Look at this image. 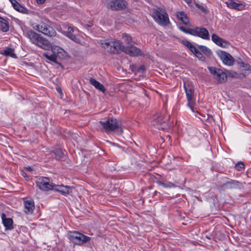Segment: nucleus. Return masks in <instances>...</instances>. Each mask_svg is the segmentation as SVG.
Instances as JSON below:
<instances>
[{"mask_svg": "<svg viewBox=\"0 0 251 251\" xmlns=\"http://www.w3.org/2000/svg\"><path fill=\"white\" fill-rule=\"evenodd\" d=\"M69 239L76 245H81L90 240L91 238L76 231H70L68 234Z\"/></svg>", "mask_w": 251, "mask_h": 251, "instance_id": "obj_4", "label": "nucleus"}, {"mask_svg": "<svg viewBox=\"0 0 251 251\" xmlns=\"http://www.w3.org/2000/svg\"><path fill=\"white\" fill-rule=\"evenodd\" d=\"M188 5L191 4L192 0H183Z\"/></svg>", "mask_w": 251, "mask_h": 251, "instance_id": "obj_42", "label": "nucleus"}, {"mask_svg": "<svg viewBox=\"0 0 251 251\" xmlns=\"http://www.w3.org/2000/svg\"><path fill=\"white\" fill-rule=\"evenodd\" d=\"M106 6L113 10H121L127 6V2L124 0H107Z\"/></svg>", "mask_w": 251, "mask_h": 251, "instance_id": "obj_12", "label": "nucleus"}, {"mask_svg": "<svg viewBox=\"0 0 251 251\" xmlns=\"http://www.w3.org/2000/svg\"><path fill=\"white\" fill-rule=\"evenodd\" d=\"M25 169L29 172H31L33 170L32 168L31 167H26Z\"/></svg>", "mask_w": 251, "mask_h": 251, "instance_id": "obj_43", "label": "nucleus"}, {"mask_svg": "<svg viewBox=\"0 0 251 251\" xmlns=\"http://www.w3.org/2000/svg\"><path fill=\"white\" fill-rule=\"evenodd\" d=\"M102 47L108 52L112 53H118L121 51H124L125 53L130 56H135L141 54L140 50L132 44L130 46L122 45L120 41L115 39L104 40L100 41Z\"/></svg>", "mask_w": 251, "mask_h": 251, "instance_id": "obj_1", "label": "nucleus"}, {"mask_svg": "<svg viewBox=\"0 0 251 251\" xmlns=\"http://www.w3.org/2000/svg\"><path fill=\"white\" fill-rule=\"evenodd\" d=\"M211 40L215 44L221 47L226 48L228 46V43L226 41L220 38L216 34H212Z\"/></svg>", "mask_w": 251, "mask_h": 251, "instance_id": "obj_18", "label": "nucleus"}, {"mask_svg": "<svg viewBox=\"0 0 251 251\" xmlns=\"http://www.w3.org/2000/svg\"><path fill=\"white\" fill-rule=\"evenodd\" d=\"M245 165L243 162H238L236 164L235 168L239 171H240L244 169Z\"/></svg>", "mask_w": 251, "mask_h": 251, "instance_id": "obj_31", "label": "nucleus"}, {"mask_svg": "<svg viewBox=\"0 0 251 251\" xmlns=\"http://www.w3.org/2000/svg\"><path fill=\"white\" fill-rule=\"evenodd\" d=\"M179 29L181 31H182L183 32H184L185 33L189 34L191 35V30H193V28H188V29H186L185 27L180 26L179 27Z\"/></svg>", "mask_w": 251, "mask_h": 251, "instance_id": "obj_33", "label": "nucleus"}, {"mask_svg": "<svg viewBox=\"0 0 251 251\" xmlns=\"http://www.w3.org/2000/svg\"><path fill=\"white\" fill-rule=\"evenodd\" d=\"M160 185L164 188H172L174 186V185L172 182H160Z\"/></svg>", "mask_w": 251, "mask_h": 251, "instance_id": "obj_32", "label": "nucleus"}, {"mask_svg": "<svg viewBox=\"0 0 251 251\" xmlns=\"http://www.w3.org/2000/svg\"><path fill=\"white\" fill-rule=\"evenodd\" d=\"M152 16L154 21L161 26H166L170 23L168 14L164 8L157 7L154 9Z\"/></svg>", "mask_w": 251, "mask_h": 251, "instance_id": "obj_3", "label": "nucleus"}, {"mask_svg": "<svg viewBox=\"0 0 251 251\" xmlns=\"http://www.w3.org/2000/svg\"><path fill=\"white\" fill-rule=\"evenodd\" d=\"M182 43L186 47H187L191 50V51H192L193 50H194V48H195V47L191 42H190L188 40L182 41Z\"/></svg>", "mask_w": 251, "mask_h": 251, "instance_id": "obj_30", "label": "nucleus"}, {"mask_svg": "<svg viewBox=\"0 0 251 251\" xmlns=\"http://www.w3.org/2000/svg\"><path fill=\"white\" fill-rule=\"evenodd\" d=\"M25 34L30 41L37 46L46 50L50 48V46L48 40L32 30H27Z\"/></svg>", "mask_w": 251, "mask_h": 251, "instance_id": "obj_2", "label": "nucleus"}, {"mask_svg": "<svg viewBox=\"0 0 251 251\" xmlns=\"http://www.w3.org/2000/svg\"><path fill=\"white\" fill-rule=\"evenodd\" d=\"M51 50L52 53L55 54L58 58L63 57L66 53L63 49L57 46H52Z\"/></svg>", "mask_w": 251, "mask_h": 251, "instance_id": "obj_22", "label": "nucleus"}, {"mask_svg": "<svg viewBox=\"0 0 251 251\" xmlns=\"http://www.w3.org/2000/svg\"><path fill=\"white\" fill-rule=\"evenodd\" d=\"M57 90L58 92L60 93L61 92V89L60 88H58L57 89Z\"/></svg>", "mask_w": 251, "mask_h": 251, "instance_id": "obj_44", "label": "nucleus"}, {"mask_svg": "<svg viewBox=\"0 0 251 251\" xmlns=\"http://www.w3.org/2000/svg\"><path fill=\"white\" fill-rule=\"evenodd\" d=\"M199 49H197L196 47L195 48H194V50H193L192 52L195 55L197 53V52H198L199 51Z\"/></svg>", "mask_w": 251, "mask_h": 251, "instance_id": "obj_38", "label": "nucleus"}, {"mask_svg": "<svg viewBox=\"0 0 251 251\" xmlns=\"http://www.w3.org/2000/svg\"><path fill=\"white\" fill-rule=\"evenodd\" d=\"M195 56L197 58H199L200 59H201V60H202L203 58L202 54V53L201 52V51H199L198 52H197V53L195 54Z\"/></svg>", "mask_w": 251, "mask_h": 251, "instance_id": "obj_35", "label": "nucleus"}, {"mask_svg": "<svg viewBox=\"0 0 251 251\" xmlns=\"http://www.w3.org/2000/svg\"><path fill=\"white\" fill-rule=\"evenodd\" d=\"M25 211L26 213H32L34 209V201L27 200L24 201Z\"/></svg>", "mask_w": 251, "mask_h": 251, "instance_id": "obj_21", "label": "nucleus"}, {"mask_svg": "<svg viewBox=\"0 0 251 251\" xmlns=\"http://www.w3.org/2000/svg\"><path fill=\"white\" fill-rule=\"evenodd\" d=\"M122 38H123V40L126 45H124L125 46H130L132 44H133V41H132L131 37L130 36H129L128 35H127V34L123 33L122 35Z\"/></svg>", "mask_w": 251, "mask_h": 251, "instance_id": "obj_27", "label": "nucleus"}, {"mask_svg": "<svg viewBox=\"0 0 251 251\" xmlns=\"http://www.w3.org/2000/svg\"><path fill=\"white\" fill-rule=\"evenodd\" d=\"M1 218L2 224L5 228V230H12L13 229V221L10 218H6L4 213H2Z\"/></svg>", "mask_w": 251, "mask_h": 251, "instance_id": "obj_16", "label": "nucleus"}, {"mask_svg": "<svg viewBox=\"0 0 251 251\" xmlns=\"http://www.w3.org/2000/svg\"><path fill=\"white\" fill-rule=\"evenodd\" d=\"M201 51L202 52L207 56H210L212 54L211 50L205 46L200 45L198 47Z\"/></svg>", "mask_w": 251, "mask_h": 251, "instance_id": "obj_28", "label": "nucleus"}, {"mask_svg": "<svg viewBox=\"0 0 251 251\" xmlns=\"http://www.w3.org/2000/svg\"><path fill=\"white\" fill-rule=\"evenodd\" d=\"M176 16L178 20L183 24L187 25L189 23V19L186 13L184 11H178L176 13Z\"/></svg>", "mask_w": 251, "mask_h": 251, "instance_id": "obj_20", "label": "nucleus"}, {"mask_svg": "<svg viewBox=\"0 0 251 251\" xmlns=\"http://www.w3.org/2000/svg\"><path fill=\"white\" fill-rule=\"evenodd\" d=\"M44 55L49 60L52 61V62H56L57 56L53 53L51 54H49L48 53H45Z\"/></svg>", "mask_w": 251, "mask_h": 251, "instance_id": "obj_29", "label": "nucleus"}, {"mask_svg": "<svg viewBox=\"0 0 251 251\" xmlns=\"http://www.w3.org/2000/svg\"><path fill=\"white\" fill-rule=\"evenodd\" d=\"M191 35L199 37L204 40H209L210 36L208 31L204 27H195L191 30Z\"/></svg>", "mask_w": 251, "mask_h": 251, "instance_id": "obj_13", "label": "nucleus"}, {"mask_svg": "<svg viewBox=\"0 0 251 251\" xmlns=\"http://www.w3.org/2000/svg\"><path fill=\"white\" fill-rule=\"evenodd\" d=\"M169 118H164V115L157 113L153 116L151 120L152 126L158 129H164L167 126V121Z\"/></svg>", "mask_w": 251, "mask_h": 251, "instance_id": "obj_5", "label": "nucleus"}, {"mask_svg": "<svg viewBox=\"0 0 251 251\" xmlns=\"http://www.w3.org/2000/svg\"><path fill=\"white\" fill-rule=\"evenodd\" d=\"M0 29L2 32H6L9 29V25L8 21L0 17Z\"/></svg>", "mask_w": 251, "mask_h": 251, "instance_id": "obj_24", "label": "nucleus"}, {"mask_svg": "<svg viewBox=\"0 0 251 251\" xmlns=\"http://www.w3.org/2000/svg\"><path fill=\"white\" fill-rule=\"evenodd\" d=\"M226 4L228 8L238 10H243L245 6V2L237 3L233 0H228Z\"/></svg>", "mask_w": 251, "mask_h": 251, "instance_id": "obj_15", "label": "nucleus"}, {"mask_svg": "<svg viewBox=\"0 0 251 251\" xmlns=\"http://www.w3.org/2000/svg\"><path fill=\"white\" fill-rule=\"evenodd\" d=\"M45 0H36L37 3L41 4L44 3Z\"/></svg>", "mask_w": 251, "mask_h": 251, "instance_id": "obj_41", "label": "nucleus"}, {"mask_svg": "<svg viewBox=\"0 0 251 251\" xmlns=\"http://www.w3.org/2000/svg\"><path fill=\"white\" fill-rule=\"evenodd\" d=\"M53 190L59 192L63 195L66 196L72 192V189L70 186L54 184Z\"/></svg>", "mask_w": 251, "mask_h": 251, "instance_id": "obj_17", "label": "nucleus"}, {"mask_svg": "<svg viewBox=\"0 0 251 251\" xmlns=\"http://www.w3.org/2000/svg\"><path fill=\"white\" fill-rule=\"evenodd\" d=\"M36 184L41 190L48 191L53 190L54 184L50 182L48 177L42 176L37 178Z\"/></svg>", "mask_w": 251, "mask_h": 251, "instance_id": "obj_7", "label": "nucleus"}, {"mask_svg": "<svg viewBox=\"0 0 251 251\" xmlns=\"http://www.w3.org/2000/svg\"><path fill=\"white\" fill-rule=\"evenodd\" d=\"M13 7L16 10L22 13L27 14L28 13V10L18 2L15 4Z\"/></svg>", "mask_w": 251, "mask_h": 251, "instance_id": "obj_26", "label": "nucleus"}, {"mask_svg": "<svg viewBox=\"0 0 251 251\" xmlns=\"http://www.w3.org/2000/svg\"><path fill=\"white\" fill-rule=\"evenodd\" d=\"M196 6L197 7H198L199 9H200L202 11H204V8H203V7L202 6H201L199 4H197Z\"/></svg>", "mask_w": 251, "mask_h": 251, "instance_id": "obj_40", "label": "nucleus"}, {"mask_svg": "<svg viewBox=\"0 0 251 251\" xmlns=\"http://www.w3.org/2000/svg\"><path fill=\"white\" fill-rule=\"evenodd\" d=\"M100 124L105 131H112L119 127L116 119L113 118L103 119L100 122Z\"/></svg>", "mask_w": 251, "mask_h": 251, "instance_id": "obj_6", "label": "nucleus"}, {"mask_svg": "<svg viewBox=\"0 0 251 251\" xmlns=\"http://www.w3.org/2000/svg\"><path fill=\"white\" fill-rule=\"evenodd\" d=\"M54 155H55V157L57 158H61V157H62L63 155V152L60 150L57 151L56 152H54Z\"/></svg>", "mask_w": 251, "mask_h": 251, "instance_id": "obj_34", "label": "nucleus"}, {"mask_svg": "<svg viewBox=\"0 0 251 251\" xmlns=\"http://www.w3.org/2000/svg\"><path fill=\"white\" fill-rule=\"evenodd\" d=\"M208 69L218 83H222L226 80V74L222 70L215 67H209Z\"/></svg>", "mask_w": 251, "mask_h": 251, "instance_id": "obj_8", "label": "nucleus"}, {"mask_svg": "<svg viewBox=\"0 0 251 251\" xmlns=\"http://www.w3.org/2000/svg\"><path fill=\"white\" fill-rule=\"evenodd\" d=\"M89 82L99 91L102 92H104L105 91L104 86L94 78H90L89 79Z\"/></svg>", "mask_w": 251, "mask_h": 251, "instance_id": "obj_23", "label": "nucleus"}, {"mask_svg": "<svg viewBox=\"0 0 251 251\" xmlns=\"http://www.w3.org/2000/svg\"><path fill=\"white\" fill-rule=\"evenodd\" d=\"M222 186L225 189H236L240 187V182L235 180H230L224 183Z\"/></svg>", "mask_w": 251, "mask_h": 251, "instance_id": "obj_19", "label": "nucleus"}, {"mask_svg": "<svg viewBox=\"0 0 251 251\" xmlns=\"http://www.w3.org/2000/svg\"><path fill=\"white\" fill-rule=\"evenodd\" d=\"M59 31L61 32L64 35L76 43L82 45L85 44V42L82 36H81L79 35H75L73 34V32H74V28L71 26H69L68 27V30L67 31H62L61 30H59Z\"/></svg>", "mask_w": 251, "mask_h": 251, "instance_id": "obj_11", "label": "nucleus"}, {"mask_svg": "<svg viewBox=\"0 0 251 251\" xmlns=\"http://www.w3.org/2000/svg\"><path fill=\"white\" fill-rule=\"evenodd\" d=\"M21 174H22V176L24 177H25L26 180H29V177H28L27 175L25 172L22 171Z\"/></svg>", "mask_w": 251, "mask_h": 251, "instance_id": "obj_37", "label": "nucleus"}, {"mask_svg": "<svg viewBox=\"0 0 251 251\" xmlns=\"http://www.w3.org/2000/svg\"><path fill=\"white\" fill-rule=\"evenodd\" d=\"M184 87L187 100V105L193 111L192 106L195 104L194 89L192 85L184 83Z\"/></svg>", "mask_w": 251, "mask_h": 251, "instance_id": "obj_10", "label": "nucleus"}, {"mask_svg": "<svg viewBox=\"0 0 251 251\" xmlns=\"http://www.w3.org/2000/svg\"><path fill=\"white\" fill-rule=\"evenodd\" d=\"M11 3L13 7L14 6L15 4L17 3V1L16 0H9Z\"/></svg>", "mask_w": 251, "mask_h": 251, "instance_id": "obj_39", "label": "nucleus"}, {"mask_svg": "<svg viewBox=\"0 0 251 251\" xmlns=\"http://www.w3.org/2000/svg\"><path fill=\"white\" fill-rule=\"evenodd\" d=\"M145 70V67L144 65H142L139 67L137 70V72L143 73Z\"/></svg>", "mask_w": 251, "mask_h": 251, "instance_id": "obj_36", "label": "nucleus"}, {"mask_svg": "<svg viewBox=\"0 0 251 251\" xmlns=\"http://www.w3.org/2000/svg\"><path fill=\"white\" fill-rule=\"evenodd\" d=\"M33 27L39 32L49 36H53L56 34L55 31L51 26L43 22L33 25Z\"/></svg>", "mask_w": 251, "mask_h": 251, "instance_id": "obj_9", "label": "nucleus"}, {"mask_svg": "<svg viewBox=\"0 0 251 251\" xmlns=\"http://www.w3.org/2000/svg\"><path fill=\"white\" fill-rule=\"evenodd\" d=\"M0 53L5 56H10L13 58L17 57L16 54L14 53V50L9 47H7L5 49L1 50Z\"/></svg>", "mask_w": 251, "mask_h": 251, "instance_id": "obj_25", "label": "nucleus"}, {"mask_svg": "<svg viewBox=\"0 0 251 251\" xmlns=\"http://www.w3.org/2000/svg\"><path fill=\"white\" fill-rule=\"evenodd\" d=\"M217 54L225 65L230 66L234 64V59L229 53L220 50L217 52Z\"/></svg>", "mask_w": 251, "mask_h": 251, "instance_id": "obj_14", "label": "nucleus"}]
</instances>
